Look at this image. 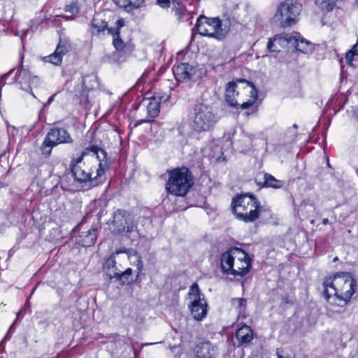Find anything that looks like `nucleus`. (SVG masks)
<instances>
[{
  "label": "nucleus",
  "mask_w": 358,
  "mask_h": 358,
  "mask_svg": "<svg viewBox=\"0 0 358 358\" xmlns=\"http://www.w3.org/2000/svg\"><path fill=\"white\" fill-rule=\"evenodd\" d=\"M356 282L348 273L329 277L323 282V295L331 305L343 306L355 292Z\"/></svg>",
  "instance_id": "2"
},
{
  "label": "nucleus",
  "mask_w": 358,
  "mask_h": 358,
  "mask_svg": "<svg viewBox=\"0 0 358 358\" xmlns=\"http://www.w3.org/2000/svg\"><path fill=\"white\" fill-rule=\"evenodd\" d=\"M132 273V269L129 268L124 272L115 271V273H109V278H116L117 280H122L124 281V278H127L128 276H130Z\"/></svg>",
  "instance_id": "31"
},
{
  "label": "nucleus",
  "mask_w": 358,
  "mask_h": 358,
  "mask_svg": "<svg viewBox=\"0 0 358 358\" xmlns=\"http://www.w3.org/2000/svg\"><path fill=\"white\" fill-rule=\"evenodd\" d=\"M237 84L236 82H229L227 85L225 92V101L231 107H239L244 110L251 107L255 102L257 97V92L254 86H251V98L247 101H244L241 104L238 103L236 96L238 95V92L236 91Z\"/></svg>",
  "instance_id": "12"
},
{
  "label": "nucleus",
  "mask_w": 358,
  "mask_h": 358,
  "mask_svg": "<svg viewBox=\"0 0 358 358\" xmlns=\"http://www.w3.org/2000/svg\"><path fill=\"white\" fill-rule=\"evenodd\" d=\"M315 2L322 10L330 11L334 8L336 0H315Z\"/></svg>",
  "instance_id": "29"
},
{
  "label": "nucleus",
  "mask_w": 358,
  "mask_h": 358,
  "mask_svg": "<svg viewBox=\"0 0 358 358\" xmlns=\"http://www.w3.org/2000/svg\"><path fill=\"white\" fill-rule=\"evenodd\" d=\"M264 185L268 187H273L275 189H279L282 187L285 182L282 180H280L274 178L272 175L268 173L264 174Z\"/></svg>",
  "instance_id": "27"
},
{
  "label": "nucleus",
  "mask_w": 358,
  "mask_h": 358,
  "mask_svg": "<svg viewBox=\"0 0 358 358\" xmlns=\"http://www.w3.org/2000/svg\"><path fill=\"white\" fill-rule=\"evenodd\" d=\"M13 70H14L13 69H10V71L6 73V74H5V75L3 76V78H7L8 76H10V75L13 73Z\"/></svg>",
  "instance_id": "36"
},
{
  "label": "nucleus",
  "mask_w": 358,
  "mask_h": 358,
  "mask_svg": "<svg viewBox=\"0 0 358 358\" xmlns=\"http://www.w3.org/2000/svg\"><path fill=\"white\" fill-rule=\"evenodd\" d=\"M117 6L127 10L139 8L144 2V0H113Z\"/></svg>",
  "instance_id": "24"
},
{
  "label": "nucleus",
  "mask_w": 358,
  "mask_h": 358,
  "mask_svg": "<svg viewBox=\"0 0 358 358\" xmlns=\"http://www.w3.org/2000/svg\"><path fill=\"white\" fill-rule=\"evenodd\" d=\"M39 81H40V79L38 76H31L30 75V79L29 80V82L27 85H28L27 91L31 90L33 87H36L38 85V84L39 83Z\"/></svg>",
  "instance_id": "33"
},
{
  "label": "nucleus",
  "mask_w": 358,
  "mask_h": 358,
  "mask_svg": "<svg viewBox=\"0 0 358 358\" xmlns=\"http://www.w3.org/2000/svg\"><path fill=\"white\" fill-rule=\"evenodd\" d=\"M15 322H16V320L13 323V324H12V326L10 327V329H9V331H10V330L12 329V327H13V326L15 324Z\"/></svg>",
  "instance_id": "40"
},
{
  "label": "nucleus",
  "mask_w": 358,
  "mask_h": 358,
  "mask_svg": "<svg viewBox=\"0 0 358 358\" xmlns=\"http://www.w3.org/2000/svg\"><path fill=\"white\" fill-rule=\"evenodd\" d=\"M75 94L80 98V102L83 103L87 101L88 91L85 87V78L83 79L82 84L78 86Z\"/></svg>",
  "instance_id": "28"
},
{
  "label": "nucleus",
  "mask_w": 358,
  "mask_h": 358,
  "mask_svg": "<svg viewBox=\"0 0 358 358\" xmlns=\"http://www.w3.org/2000/svg\"><path fill=\"white\" fill-rule=\"evenodd\" d=\"M196 29L199 34L222 40L225 38L227 31L222 28L219 18H207L200 16L196 21Z\"/></svg>",
  "instance_id": "9"
},
{
  "label": "nucleus",
  "mask_w": 358,
  "mask_h": 358,
  "mask_svg": "<svg viewBox=\"0 0 358 358\" xmlns=\"http://www.w3.org/2000/svg\"><path fill=\"white\" fill-rule=\"evenodd\" d=\"M112 226L113 231L117 234L125 231L127 233H131L136 227L133 217L123 210H117L114 213Z\"/></svg>",
  "instance_id": "13"
},
{
  "label": "nucleus",
  "mask_w": 358,
  "mask_h": 358,
  "mask_svg": "<svg viewBox=\"0 0 358 358\" xmlns=\"http://www.w3.org/2000/svg\"><path fill=\"white\" fill-rule=\"evenodd\" d=\"M238 341L241 344L248 343L253 338V333L251 328L248 325H243L237 329L236 333Z\"/></svg>",
  "instance_id": "22"
},
{
  "label": "nucleus",
  "mask_w": 358,
  "mask_h": 358,
  "mask_svg": "<svg viewBox=\"0 0 358 358\" xmlns=\"http://www.w3.org/2000/svg\"><path fill=\"white\" fill-rule=\"evenodd\" d=\"M113 29L108 27L105 20L95 17L92 21L91 31L93 36L103 37L106 34H113Z\"/></svg>",
  "instance_id": "17"
},
{
  "label": "nucleus",
  "mask_w": 358,
  "mask_h": 358,
  "mask_svg": "<svg viewBox=\"0 0 358 358\" xmlns=\"http://www.w3.org/2000/svg\"><path fill=\"white\" fill-rule=\"evenodd\" d=\"M78 227H83V224H80V226H78Z\"/></svg>",
  "instance_id": "43"
},
{
  "label": "nucleus",
  "mask_w": 358,
  "mask_h": 358,
  "mask_svg": "<svg viewBox=\"0 0 358 358\" xmlns=\"http://www.w3.org/2000/svg\"><path fill=\"white\" fill-rule=\"evenodd\" d=\"M100 227L93 225L90 229L81 231L76 238V243L83 247L93 245L96 240Z\"/></svg>",
  "instance_id": "15"
},
{
  "label": "nucleus",
  "mask_w": 358,
  "mask_h": 358,
  "mask_svg": "<svg viewBox=\"0 0 358 358\" xmlns=\"http://www.w3.org/2000/svg\"><path fill=\"white\" fill-rule=\"evenodd\" d=\"M9 332L10 331H8V333H9ZM8 334H6V337H8Z\"/></svg>",
  "instance_id": "46"
},
{
  "label": "nucleus",
  "mask_w": 358,
  "mask_h": 358,
  "mask_svg": "<svg viewBox=\"0 0 358 358\" xmlns=\"http://www.w3.org/2000/svg\"><path fill=\"white\" fill-rule=\"evenodd\" d=\"M194 115L191 123L192 129L196 132L208 131L214 127L217 117L210 107L199 103L195 106Z\"/></svg>",
  "instance_id": "6"
},
{
  "label": "nucleus",
  "mask_w": 358,
  "mask_h": 358,
  "mask_svg": "<svg viewBox=\"0 0 358 358\" xmlns=\"http://www.w3.org/2000/svg\"><path fill=\"white\" fill-rule=\"evenodd\" d=\"M345 60L348 64L354 67H358V43L355 44L352 49L347 52Z\"/></svg>",
  "instance_id": "26"
},
{
  "label": "nucleus",
  "mask_w": 358,
  "mask_h": 358,
  "mask_svg": "<svg viewBox=\"0 0 358 358\" xmlns=\"http://www.w3.org/2000/svg\"><path fill=\"white\" fill-rule=\"evenodd\" d=\"M196 358H216L219 354L217 347L210 341L199 343L194 348Z\"/></svg>",
  "instance_id": "14"
},
{
  "label": "nucleus",
  "mask_w": 358,
  "mask_h": 358,
  "mask_svg": "<svg viewBox=\"0 0 358 358\" xmlns=\"http://www.w3.org/2000/svg\"><path fill=\"white\" fill-rule=\"evenodd\" d=\"M357 118H358V114H357Z\"/></svg>",
  "instance_id": "48"
},
{
  "label": "nucleus",
  "mask_w": 358,
  "mask_h": 358,
  "mask_svg": "<svg viewBox=\"0 0 358 358\" xmlns=\"http://www.w3.org/2000/svg\"><path fill=\"white\" fill-rule=\"evenodd\" d=\"M328 222H329V220H328L327 218H324V219L322 220V224H323L326 225V224H328Z\"/></svg>",
  "instance_id": "38"
},
{
  "label": "nucleus",
  "mask_w": 358,
  "mask_h": 358,
  "mask_svg": "<svg viewBox=\"0 0 358 358\" xmlns=\"http://www.w3.org/2000/svg\"><path fill=\"white\" fill-rule=\"evenodd\" d=\"M160 97L153 96L149 99H144L143 103L146 106L148 116L151 118L156 117L159 113Z\"/></svg>",
  "instance_id": "20"
},
{
  "label": "nucleus",
  "mask_w": 358,
  "mask_h": 358,
  "mask_svg": "<svg viewBox=\"0 0 358 358\" xmlns=\"http://www.w3.org/2000/svg\"><path fill=\"white\" fill-rule=\"evenodd\" d=\"M220 265L226 275L244 276L250 269L251 259L243 250L231 248L222 254Z\"/></svg>",
  "instance_id": "3"
},
{
  "label": "nucleus",
  "mask_w": 358,
  "mask_h": 358,
  "mask_svg": "<svg viewBox=\"0 0 358 358\" xmlns=\"http://www.w3.org/2000/svg\"><path fill=\"white\" fill-rule=\"evenodd\" d=\"M123 252L127 253L128 258L130 259L131 264L136 266L137 276H138L143 269V264L139 254L136 250H133L129 251H127L126 250H118L108 257L103 264V268L106 271L108 275L109 276V273H115V271H120L116 266L115 255Z\"/></svg>",
  "instance_id": "11"
},
{
  "label": "nucleus",
  "mask_w": 358,
  "mask_h": 358,
  "mask_svg": "<svg viewBox=\"0 0 358 358\" xmlns=\"http://www.w3.org/2000/svg\"><path fill=\"white\" fill-rule=\"evenodd\" d=\"M301 10L300 3L294 0H285L278 6L275 18L282 27H289L296 22Z\"/></svg>",
  "instance_id": "8"
},
{
  "label": "nucleus",
  "mask_w": 358,
  "mask_h": 358,
  "mask_svg": "<svg viewBox=\"0 0 358 358\" xmlns=\"http://www.w3.org/2000/svg\"><path fill=\"white\" fill-rule=\"evenodd\" d=\"M238 82L241 83V82H245V80H239Z\"/></svg>",
  "instance_id": "41"
},
{
  "label": "nucleus",
  "mask_w": 358,
  "mask_h": 358,
  "mask_svg": "<svg viewBox=\"0 0 358 358\" xmlns=\"http://www.w3.org/2000/svg\"><path fill=\"white\" fill-rule=\"evenodd\" d=\"M234 304L237 306L239 308V315L243 313V317H245V310L246 308L247 301L245 299L238 298L234 301Z\"/></svg>",
  "instance_id": "32"
},
{
  "label": "nucleus",
  "mask_w": 358,
  "mask_h": 358,
  "mask_svg": "<svg viewBox=\"0 0 358 358\" xmlns=\"http://www.w3.org/2000/svg\"><path fill=\"white\" fill-rule=\"evenodd\" d=\"M30 79V73L22 68L21 70L15 76V81L20 84V88L24 90H27V83Z\"/></svg>",
  "instance_id": "25"
},
{
  "label": "nucleus",
  "mask_w": 358,
  "mask_h": 358,
  "mask_svg": "<svg viewBox=\"0 0 358 358\" xmlns=\"http://www.w3.org/2000/svg\"><path fill=\"white\" fill-rule=\"evenodd\" d=\"M267 49L270 52H280V50L277 48V43L274 41V38L269 39L267 44Z\"/></svg>",
  "instance_id": "35"
},
{
  "label": "nucleus",
  "mask_w": 358,
  "mask_h": 358,
  "mask_svg": "<svg viewBox=\"0 0 358 358\" xmlns=\"http://www.w3.org/2000/svg\"><path fill=\"white\" fill-rule=\"evenodd\" d=\"M66 11L71 13L72 15H76L79 12V7L77 3L67 5L66 6Z\"/></svg>",
  "instance_id": "34"
},
{
  "label": "nucleus",
  "mask_w": 358,
  "mask_h": 358,
  "mask_svg": "<svg viewBox=\"0 0 358 358\" xmlns=\"http://www.w3.org/2000/svg\"><path fill=\"white\" fill-rule=\"evenodd\" d=\"M294 38L296 39L293 49L304 54H310L314 50V45L309 41L303 38L299 33L294 32Z\"/></svg>",
  "instance_id": "19"
},
{
  "label": "nucleus",
  "mask_w": 358,
  "mask_h": 358,
  "mask_svg": "<svg viewBox=\"0 0 358 358\" xmlns=\"http://www.w3.org/2000/svg\"><path fill=\"white\" fill-rule=\"evenodd\" d=\"M55 96V94H54V95L51 96L48 99V102H47V103H48V104L50 103L52 101V100L54 99Z\"/></svg>",
  "instance_id": "37"
},
{
  "label": "nucleus",
  "mask_w": 358,
  "mask_h": 358,
  "mask_svg": "<svg viewBox=\"0 0 358 358\" xmlns=\"http://www.w3.org/2000/svg\"><path fill=\"white\" fill-rule=\"evenodd\" d=\"M9 332L10 331H8V333H9ZM8 334H6V337H8Z\"/></svg>",
  "instance_id": "45"
},
{
  "label": "nucleus",
  "mask_w": 358,
  "mask_h": 358,
  "mask_svg": "<svg viewBox=\"0 0 358 358\" xmlns=\"http://www.w3.org/2000/svg\"><path fill=\"white\" fill-rule=\"evenodd\" d=\"M233 212L237 219L245 222L256 220L262 212V207L251 194H242L233 199Z\"/></svg>",
  "instance_id": "4"
},
{
  "label": "nucleus",
  "mask_w": 358,
  "mask_h": 358,
  "mask_svg": "<svg viewBox=\"0 0 358 358\" xmlns=\"http://www.w3.org/2000/svg\"><path fill=\"white\" fill-rule=\"evenodd\" d=\"M72 142V138L66 130L62 128L55 127L47 134L41 145V152L45 157H48L53 147L60 143H69Z\"/></svg>",
  "instance_id": "10"
},
{
  "label": "nucleus",
  "mask_w": 358,
  "mask_h": 358,
  "mask_svg": "<svg viewBox=\"0 0 358 358\" xmlns=\"http://www.w3.org/2000/svg\"><path fill=\"white\" fill-rule=\"evenodd\" d=\"M174 76L178 82L188 81L194 74L195 69L193 66L187 63H181L173 70Z\"/></svg>",
  "instance_id": "16"
},
{
  "label": "nucleus",
  "mask_w": 358,
  "mask_h": 358,
  "mask_svg": "<svg viewBox=\"0 0 358 358\" xmlns=\"http://www.w3.org/2000/svg\"><path fill=\"white\" fill-rule=\"evenodd\" d=\"M294 38V32L292 34H285L282 36H274V41L277 43V45L282 48L287 49H293V45L296 41Z\"/></svg>",
  "instance_id": "21"
},
{
  "label": "nucleus",
  "mask_w": 358,
  "mask_h": 358,
  "mask_svg": "<svg viewBox=\"0 0 358 358\" xmlns=\"http://www.w3.org/2000/svg\"><path fill=\"white\" fill-rule=\"evenodd\" d=\"M171 9L174 12V15L177 17L178 20L184 21L187 19L188 14L187 13L186 8L179 0L173 1Z\"/></svg>",
  "instance_id": "23"
},
{
  "label": "nucleus",
  "mask_w": 358,
  "mask_h": 358,
  "mask_svg": "<svg viewBox=\"0 0 358 358\" xmlns=\"http://www.w3.org/2000/svg\"><path fill=\"white\" fill-rule=\"evenodd\" d=\"M68 49L66 45L59 43L55 52L46 57H43V61L49 62L54 65H59L62 61V57L67 52Z\"/></svg>",
  "instance_id": "18"
},
{
  "label": "nucleus",
  "mask_w": 358,
  "mask_h": 358,
  "mask_svg": "<svg viewBox=\"0 0 358 358\" xmlns=\"http://www.w3.org/2000/svg\"><path fill=\"white\" fill-rule=\"evenodd\" d=\"M337 259H338V257H335V258L334 259V262H336Z\"/></svg>",
  "instance_id": "42"
},
{
  "label": "nucleus",
  "mask_w": 358,
  "mask_h": 358,
  "mask_svg": "<svg viewBox=\"0 0 358 358\" xmlns=\"http://www.w3.org/2000/svg\"><path fill=\"white\" fill-rule=\"evenodd\" d=\"M356 2H357V6H358V0H357V1H356Z\"/></svg>",
  "instance_id": "47"
},
{
  "label": "nucleus",
  "mask_w": 358,
  "mask_h": 358,
  "mask_svg": "<svg viewBox=\"0 0 358 358\" xmlns=\"http://www.w3.org/2000/svg\"><path fill=\"white\" fill-rule=\"evenodd\" d=\"M106 152L92 145L87 148L76 159L71 163L72 174L80 183L90 182L92 186L104 181L105 171L108 169Z\"/></svg>",
  "instance_id": "1"
},
{
  "label": "nucleus",
  "mask_w": 358,
  "mask_h": 358,
  "mask_svg": "<svg viewBox=\"0 0 358 358\" xmlns=\"http://www.w3.org/2000/svg\"><path fill=\"white\" fill-rule=\"evenodd\" d=\"M166 189L176 196H184L193 185L191 172L186 167L175 169L169 172Z\"/></svg>",
  "instance_id": "5"
},
{
  "label": "nucleus",
  "mask_w": 358,
  "mask_h": 358,
  "mask_svg": "<svg viewBox=\"0 0 358 358\" xmlns=\"http://www.w3.org/2000/svg\"><path fill=\"white\" fill-rule=\"evenodd\" d=\"M117 25L119 27H122L123 26V22L121 20H117Z\"/></svg>",
  "instance_id": "39"
},
{
  "label": "nucleus",
  "mask_w": 358,
  "mask_h": 358,
  "mask_svg": "<svg viewBox=\"0 0 358 358\" xmlns=\"http://www.w3.org/2000/svg\"><path fill=\"white\" fill-rule=\"evenodd\" d=\"M20 312L17 313V317H18V315H20Z\"/></svg>",
  "instance_id": "44"
},
{
  "label": "nucleus",
  "mask_w": 358,
  "mask_h": 358,
  "mask_svg": "<svg viewBox=\"0 0 358 358\" xmlns=\"http://www.w3.org/2000/svg\"><path fill=\"white\" fill-rule=\"evenodd\" d=\"M188 308L194 320L202 321L208 312V304L196 283H194L188 292Z\"/></svg>",
  "instance_id": "7"
},
{
  "label": "nucleus",
  "mask_w": 358,
  "mask_h": 358,
  "mask_svg": "<svg viewBox=\"0 0 358 358\" xmlns=\"http://www.w3.org/2000/svg\"><path fill=\"white\" fill-rule=\"evenodd\" d=\"M112 35L113 36V44L115 48L117 50H122L124 47V44L123 41L119 37L118 28L113 29V34Z\"/></svg>",
  "instance_id": "30"
}]
</instances>
